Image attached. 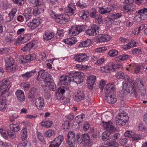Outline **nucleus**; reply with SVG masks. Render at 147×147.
I'll return each mask as SVG.
<instances>
[{
	"mask_svg": "<svg viewBox=\"0 0 147 147\" xmlns=\"http://www.w3.org/2000/svg\"><path fill=\"white\" fill-rule=\"evenodd\" d=\"M139 88V90L141 96L146 95V92L140 79H138L136 81L127 80L124 81L122 83V88L123 90L128 93H130L132 96L135 97L137 96L136 89Z\"/></svg>",
	"mask_w": 147,
	"mask_h": 147,
	"instance_id": "obj_1",
	"label": "nucleus"
},
{
	"mask_svg": "<svg viewBox=\"0 0 147 147\" xmlns=\"http://www.w3.org/2000/svg\"><path fill=\"white\" fill-rule=\"evenodd\" d=\"M10 83L9 79L7 78L0 81V92L3 90L1 95L2 97L0 99V110L2 111H4L6 107V100L5 97H3L4 94L7 92L11 86Z\"/></svg>",
	"mask_w": 147,
	"mask_h": 147,
	"instance_id": "obj_2",
	"label": "nucleus"
},
{
	"mask_svg": "<svg viewBox=\"0 0 147 147\" xmlns=\"http://www.w3.org/2000/svg\"><path fill=\"white\" fill-rule=\"evenodd\" d=\"M43 79L45 84L47 86L49 89L52 91H55L56 89V86L54 81L51 80L53 77L49 73L47 72H45L44 69H42L39 71L38 74L37 80H39V76Z\"/></svg>",
	"mask_w": 147,
	"mask_h": 147,
	"instance_id": "obj_3",
	"label": "nucleus"
},
{
	"mask_svg": "<svg viewBox=\"0 0 147 147\" xmlns=\"http://www.w3.org/2000/svg\"><path fill=\"white\" fill-rule=\"evenodd\" d=\"M103 126L106 131L102 134V138L104 141H106L109 139L111 133H114L117 131L116 128L112 125V123L111 121L103 122Z\"/></svg>",
	"mask_w": 147,
	"mask_h": 147,
	"instance_id": "obj_4",
	"label": "nucleus"
},
{
	"mask_svg": "<svg viewBox=\"0 0 147 147\" xmlns=\"http://www.w3.org/2000/svg\"><path fill=\"white\" fill-rule=\"evenodd\" d=\"M49 12L51 16L59 24H64L70 20V18L67 14L57 15L52 10L50 11Z\"/></svg>",
	"mask_w": 147,
	"mask_h": 147,
	"instance_id": "obj_5",
	"label": "nucleus"
},
{
	"mask_svg": "<svg viewBox=\"0 0 147 147\" xmlns=\"http://www.w3.org/2000/svg\"><path fill=\"white\" fill-rule=\"evenodd\" d=\"M36 55L34 53L32 54H28L27 55L17 56L16 57V59L19 62L22 63H25L30 62L34 60L36 57Z\"/></svg>",
	"mask_w": 147,
	"mask_h": 147,
	"instance_id": "obj_6",
	"label": "nucleus"
},
{
	"mask_svg": "<svg viewBox=\"0 0 147 147\" xmlns=\"http://www.w3.org/2000/svg\"><path fill=\"white\" fill-rule=\"evenodd\" d=\"M121 2L125 3L126 5L123 7L124 12L125 13L129 11H134L136 8L135 6L132 4L133 0H121Z\"/></svg>",
	"mask_w": 147,
	"mask_h": 147,
	"instance_id": "obj_7",
	"label": "nucleus"
},
{
	"mask_svg": "<svg viewBox=\"0 0 147 147\" xmlns=\"http://www.w3.org/2000/svg\"><path fill=\"white\" fill-rule=\"evenodd\" d=\"M71 76H73L72 81L77 84H80L83 82L84 80L83 76L84 74L83 73L79 72H71Z\"/></svg>",
	"mask_w": 147,
	"mask_h": 147,
	"instance_id": "obj_8",
	"label": "nucleus"
},
{
	"mask_svg": "<svg viewBox=\"0 0 147 147\" xmlns=\"http://www.w3.org/2000/svg\"><path fill=\"white\" fill-rule=\"evenodd\" d=\"M85 26L83 25H76L73 26L69 30L70 34L75 36L85 30Z\"/></svg>",
	"mask_w": 147,
	"mask_h": 147,
	"instance_id": "obj_9",
	"label": "nucleus"
},
{
	"mask_svg": "<svg viewBox=\"0 0 147 147\" xmlns=\"http://www.w3.org/2000/svg\"><path fill=\"white\" fill-rule=\"evenodd\" d=\"M71 72L68 76H61L59 79V83L62 85H68L72 81L73 76H71Z\"/></svg>",
	"mask_w": 147,
	"mask_h": 147,
	"instance_id": "obj_10",
	"label": "nucleus"
},
{
	"mask_svg": "<svg viewBox=\"0 0 147 147\" xmlns=\"http://www.w3.org/2000/svg\"><path fill=\"white\" fill-rule=\"evenodd\" d=\"M67 143L70 146H73L76 142L75 133L73 131H69L67 134Z\"/></svg>",
	"mask_w": 147,
	"mask_h": 147,
	"instance_id": "obj_11",
	"label": "nucleus"
},
{
	"mask_svg": "<svg viewBox=\"0 0 147 147\" xmlns=\"http://www.w3.org/2000/svg\"><path fill=\"white\" fill-rule=\"evenodd\" d=\"M37 43L38 42L36 41H32L27 43L24 47L22 48L21 50L24 52L29 51L33 48L37 47Z\"/></svg>",
	"mask_w": 147,
	"mask_h": 147,
	"instance_id": "obj_12",
	"label": "nucleus"
},
{
	"mask_svg": "<svg viewBox=\"0 0 147 147\" xmlns=\"http://www.w3.org/2000/svg\"><path fill=\"white\" fill-rule=\"evenodd\" d=\"M99 27L98 25L95 24L92 25L91 28L86 31V34L90 36H92L96 34V32L99 31Z\"/></svg>",
	"mask_w": 147,
	"mask_h": 147,
	"instance_id": "obj_13",
	"label": "nucleus"
},
{
	"mask_svg": "<svg viewBox=\"0 0 147 147\" xmlns=\"http://www.w3.org/2000/svg\"><path fill=\"white\" fill-rule=\"evenodd\" d=\"M74 58L76 61L82 62L87 60L88 57L85 53H81L75 55Z\"/></svg>",
	"mask_w": 147,
	"mask_h": 147,
	"instance_id": "obj_14",
	"label": "nucleus"
},
{
	"mask_svg": "<svg viewBox=\"0 0 147 147\" xmlns=\"http://www.w3.org/2000/svg\"><path fill=\"white\" fill-rule=\"evenodd\" d=\"M40 18H35L31 21L28 22V26L32 30L35 29L39 25L40 23Z\"/></svg>",
	"mask_w": 147,
	"mask_h": 147,
	"instance_id": "obj_15",
	"label": "nucleus"
},
{
	"mask_svg": "<svg viewBox=\"0 0 147 147\" xmlns=\"http://www.w3.org/2000/svg\"><path fill=\"white\" fill-rule=\"evenodd\" d=\"M85 97L84 92L81 90H78L75 93L74 99L75 101L78 102L83 100L85 98Z\"/></svg>",
	"mask_w": 147,
	"mask_h": 147,
	"instance_id": "obj_16",
	"label": "nucleus"
},
{
	"mask_svg": "<svg viewBox=\"0 0 147 147\" xmlns=\"http://www.w3.org/2000/svg\"><path fill=\"white\" fill-rule=\"evenodd\" d=\"M110 39V35L103 34L98 36L96 39V41L98 42H106L109 41Z\"/></svg>",
	"mask_w": 147,
	"mask_h": 147,
	"instance_id": "obj_17",
	"label": "nucleus"
},
{
	"mask_svg": "<svg viewBox=\"0 0 147 147\" xmlns=\"http://www.w3.org/2000/svg\"><path fill=\"white\" fill-rule=\"evenodd\" d=\"M35 105L38 109H41L45 106L44 99L41 97H39L36 99Z\"/></svg>",
	"mask_w": 147,
	"mask_h": 147,
	"instance_id": "obj_18",
	"label": "nucleus"
},
{
	"mask_svg": "<svg viewBox=\"0 0 147 147\" xmlns=\"http://www.w3.org/2000/svg\"><path fill=\"white\" fill-rule=\"evenodd\" d=\"M15 94L18 100L20 102L24 101L25 99V96L24 92L21 90H17L15 92Z\"/></svg>",
	"mask_w": 147,
	"mask_h": 147,
	"instance_id": "obj_19",
	"label": "nucleus"
},
{
	"mask_svg": "<svg viewBox=\"0 0 147 147\" xmlns=\"http://www.w3.org/2000/svg\"><path fill=\"white\" fill-rule=\"evenodd\" d=\"M106 97L107 101L109 103H114L117 100L116 96L111 93L106 94Z\"/></svg>",
	"mask_w": 147,
	"mask_h": 147,
	"instance_id": "obj_20",
	"label": "nucleus"
},
{
	"mask_svg": "<svg viewBox=\"0 0 147 147\" xmlns=\"http://www.w3.org/2000/svg\"><path fill=\"white\" fill-rule=\"evenodd\" d=\"M54 33L52 31L46 30L43 33V39L46 40H49L52 39L54 36Z\"/></svg>",
	"mask_w": 147,
	"mask_h": 147,
	"instance_id": "obj_21",
	"label": "nucleus"
},
{
	"mask_svg": "<svg viewBox=\"0 0 147 147\" xmlns=\"http://www.w3.org/2000/svg\"><path fill=\"white\" fill-rule=\"evenodd\" d=\"M112 7L111 6L99 7L98 11L101 14H106L110 13L112 10Z\"/></svg>",
	"mask_w": 147,
	"mask_h": 147,
	"instance_id": "obj_22",
	"label": "nucleus"
},
{
	"mask_svg": "<svg viewBox=\"0 0 147 147\" xmlns=\"http://www.w3.org/2000/svg\"><path fill=\"white\" fill-rule=\"evenodd\" d=\"M115 86L113 83H109L107 85L106 89L105 90L106 94L111 93L113 91L115 90Z\"/></svg>",
	"mask_w": 147,
	"mask_h": 147,
	"instance_id": "obj_23",
	"label": "nucleus"
},
{
	"mask_svg": "<svg viewBox=\"0 0 147 147\" xmlns=\"http://www.w3.org/2000/svg\"><path fill=\"white\" fill-rule=\"evenodd\" d=\"M96 79V77L93 75H90L87 78V83L88 85L90 86L92 88L94 85L95 80Z\"/></svg>",
	"mask_w": 147,
	"mask_h": 147,
	"instance_id": "obj_24",
	"label": "nucleus"
},
{
	"mask_svg": "<svg viewBox=\"0 0 147 147\" xmlns=\"http://www.w3.org/2000/svg\"><path fill=\"white\" fill-rule=\"evenodd\" d=\"M129 65L132 67L134 73L137 74L140 72L141 68V66L140 65L136 63H132L130 64Z\"/></svg>",
	"mask_w": 147,
	"mask_h": 147,
	"instance_id": "obj_25",
	"label": "nucleus"
},
{
	"mask_svg": "<svg viewBox=\"0 0 147 147\" xmlns=\"http://www.w3.org/2000/svg\"><path fill=\"white\" fill-rule=\"evenodd\" d=\"M77 41V40L75 37L68 38L63 40L64 43L70 45L75 44Z\"/></svg>",
	"mask_w": 147,
	"mask_h": 147,
	"instance_id": "obj_26",
	"label": "nucleus"
},
{
	"mask_svg": "<svg viewBox=\"0 0 147 147\" xmlns=\"http://www.w3.org/2000/svg\"><path fill=\"white\" fill-rule=\"evenodd\" d=\"M76 9L75 5L73 4H68L67 7L66 8L67 10V12L71 13L72 15L74 13Z\"/></svg>",
	"mask_w": 147,
	"mask_h": 147,
	"instance_id": "obj_27",
	"label": "nucleus"
},
{
	"mask_svg": "<svg viewBox=\"0 0 147 147\" xmlns=\"http://www.w3.org/2000/svg\"><path fill=\"white\" fill-rule=\"evenodd\" d=\"M6 69L8 71H15L17 69V66L15 63L9 64H5Z\"/></svg>",
	"mask_w": 147,
	"mask_h": 147,
	"instance_id": "obj_28",
	"label": "nucleus"
},
{
	"mask_svg": "<svg viewBox=\"0 0 147 147\" xmlns=\"http://www.w3.org/2000/svg\"><path fill=\"white\" fill-rule=\"evenodd\" d=\"M63 135H60L55 138V140L53 142L54 143L56 144L59 146L63 140Z\"/></svg>",
	"mask_w": 147,
	"mask_h": 147,
	"instance_id": "obj_29",
	"label": "nucleus"
},
{
	"mask_svg": "<svg viewBox=\"0 0 147 147\" xmlns=\"http://www.w3.org/2000/svg\"><path fill=\"white\" fill-rule=\"evenodd\" d=\"M35 72L34 70L22 74V76L24 79H27L33 76Z\"/></svg>",
	"mask_w": 147,
	"mask_h": 147,
	"instance_id": "obj_30",
	"label": "nucleus"
},
{
	"mask_svg": "<svg viewBox=\"0 0 147 147\" xmlns=\"http://www.w3.org/2000/svg\"><path fill=\"white\" fill-rule=\"evenodd\" d=\"M27 127L24 126L21 131V138L22 140H25L27 138Z\"/></svg>",
	"mask_w": 147,
	"mask_h": 147,
	"instance_id": "obj_31",
	"label": "nucleus"
},
{
	"mask_svg": "<svg viewBox=\"0 0 147 147\" xmlns=\"http://www.w3.org/2000/svg\"><path fill=\"white\" fill-rule=\"evenodd\" d=\"M116 121L117 125H123L128 122L126 120L123 119L121 118L117 117L116 119Z\"/></svg>",
	"mask_w": 147,
	"mask_h": 147,
	"instance_id": "obj_32",
	"label": "nucleus"
},
{
	"mask_svg": "<svg viewBox=\"0 0 147 147\" xmlns=\"http://www.w3.org/2000/svg\"><path fill=\"white\" fill-rule=\"evenodd\" d=\"M129 57L128 55L123 54L120 55L116 58V60L118 61H122L127 59Z\"/></svg>",
	"mask_w": 147,
	"mask_h": 147,
	"instance_id": "obj_33",
	"label": "nucleus"
},
{
	"mask_svg": "<svg viewBox=\"0 0 147 147\" xmlns=\"http://www.w3.org/2000/svg\"><path fill=\"white\" fill-rule=\"evenodd\" d=\"M9 127L11 130L13 131L17 132L20 129L19 125L17 124H10Z\"/></svg>",
	"mask_w": 147,
	"mask_h": 147,
	"instance_id": "obj_34",
	"label": "nucleus"
},
{
	"mask_svg": "<svg viewBox=\"0 0 147 147\" xmlns=\"http://www.w3.org/2000/svg\"><path fill=\"white\" fill-rule=\"evenodd\" d=\"M23 40V42H26L29 40L31 38L30 34H25L20 36Z\"/></svg>",
	"mask_w": 147,
	"mask_h": 147,
	"instance_id": "obj_35",
	"label": "nucleus"
},
{
	"mask_svg": "<svg viewBox=\"0 0 147 147\" xmlns=\"http://www.w3.org/2000/svg\"><path fill=\"white\" fill-rule=\"evenodd\" d=\"M117 117L128 121L129 118L126 113L120 112L118 114Z\"/></svg>",
	"mask_w": 147,
	"mask_h": 147,
	"instance_id": "obj_36",
	"label": "nucleus"
},
{
	"mask_svg": "<svg viewBox=\"0 0 147 147\" xmlns=\"http://www.w3.org/2000/svg\"><path fill=\"white\" fill-rule=\"evenodd\" d=\"M107 147H118L119 146L118 143L115 140H112L107 144Z\"/></svg>",
	"mask_w": 147,
	"mask_h": 147,
	"instance_id": "obj_37",
	"label": "nucleus"
},
{
	"mask_svg": "<svg viewBox=\"0 0 147 147\" xmlns=\"http://www.w3.org/2000/svg\"><path fill=\"white\" fill-rule=\"evenodd\" d=\"M53 123V122L51 121H46L42 122L41 123V125L45 127L49 128L52 125Z\"/></svg>",
	"mask_w": 147,
	"mask_h": 147,
	"instance_id": "obj_38",
	"label": "nucleus"
},
{
	"mask_svg": "<svg viewBox=\"0 0 147 147\" xmlns=\"http://www.w3.org/2000/svg\"><path fill=\"white\" fill-rule=\"evenodd\" d=\"M44 10L40 8H35L33 10V14L34 16L39 14L43 12Z\"/></svg>",
	"mask_w": 147,
	"mask_h": 147,
	"instance_id": "obj_39",
	"label": "nucleus"
},
{
	"mask_svg": "<svg viewBox=\"0 0 147 147\" xmlns=\"http://www.w3.org/2000/svg\"><path fill=\"white\" fill-rule=\"evenodd\" d=\"M5 60L6 62L5 64L10 65L14 63H15L13 58L10 56L6 57L5 58Z\"/></svg>",
	"mask_w": 147,
	"mask_h": 147,
	"instance_id": "obj_40",
	"label": "nucleus"
},
{
	"mask_svg": "<svg viewBox=\"0 0 147 147\" xmlns=\"http://www.w3.org/2000/svg\"><path fill=\"white\" fill-rule=\"evenodd\" d=\"M17 11V10L16 8H13L11 10V12L9 14L10 19L9 20H7V21H10L13 18Z\"/></svg>",
	"mask_w": 147,
	"mask_h": 147,
	"instance_id": "obj_41",
	"label": "nucleus"
},
{
	"mask_svg": "<svg viewBox=\"0 0 147 147\" xmlns=\"http://www.w3.org/2000/svg\"><path fill=\"white\" fill-rule=\"evenodd\" d=\"M115 77L117 79H124L126 77L125 74L121 71L118 72L115 75Z\"/></svg>",
	"mask_w": 147,
	"mask_h": 147,
	"instance_id": "obj_42",
	"label": "nucleus"
},
{
	"mask_svg": "<svg viewBox=\"0 0 147 147\" xmlns=\"http://www.w3.org/2000/svg\"><path fill=\"white\" fill-rule=\"evenodd\" d=\"M109 16L112 19H115L121 17L122 15L121 13H118L115 14L111 13L110 14Z\"/></svg>",
	"mask_w": 147,
	"mask_h": 147,
	"instance_id": "obj_43",
	"label": "nucleus"
},
{
	"mask_svg": "<svg viewBox=\"0 0 147 147\" xmlns=\"http://www.w3.org/2000/svg\"><path fill=\"white\" fill-rule=\"evenodd\" d=\"M22 88L25 90L27 91L30 88V84L28 82H25L22 83L21 85Z\"/></svg>",
	"mask_w": 147,
	"mask_h": 147,
	"instance_id": "obj_44",
	"label": "nucleus"
},
{
	"mask_svg": "<svg viewBox=\"0 0 147 147\" xmlns=\"http://www.w3.org/2000/svg\"><path fill=\"white\" fill-rule=\"evenodd\" d=\"M85 117V115L82 114L77 116L75 118V120L78 123H80L83 121V119Z\"/></svg>",
	"mask_w": 147,
	"mask_h": 147,
	"instance_id": "obj_45",
	"label": "nucleus"
},
{
	"mask_svg": "<svg viewBox=\"0 0 147 147\" xmlns=\"http://www.w3.org/2000/svg\"><path fill=\"white\" fill-rule=\"evenodd\" d=\"M34 94V91L32 89H31L29 92L28 96L30 101H32L34 98L35 96Z\"/></svg>",
	"mask_w": 147,
	"mask_h": 147,
	"instance_id": "obj_46",
	"label": "nucleus"
},
{
	"mask_svg": "<svg viewBox=\"0 0 147 147\" xmlns=\"http://www.w3.org/2000/svg\"><path fill=\"white\" fill-rule=\"evenodd\" d=\"M118 54V51L115 49L111 50L109 51L108 54L111 57H114L116 56Z\"/></svg>",
	"mask_w": 147,
	"mask_h": 147,
	"instance_id": "obj_47",
	"label": "nucleus"
},
{
	"mask_svg": "<svg viewBox=\"0 0 147 147\" xmlns=\"http://www.w3.org/2000/svg\"><path fill=\"white\" fill-rule=\"evenodd\" d=\"M18 115L17 113H14L10 114V121L11 122H12L14 121L15 119L18 117Z\"/></svg>",
	"mask_w": 147,
	"mask_h": 147,
	"instance_id": "obj_48",
	"label": "nucleus"
},
{
	"mask_svg": "<svg viewBox=\"0 0 147 147\" xmlns=\"http://www.w3.org/2000/svg\"><path fill=\"white\" fill-rule=\"evenodd\" d=\"M55 134V132L51 130H49L46 131L45 134V136L47 137H50L51 136Z\"/></svg>",
	"mask_w": 147,
	"mask_h": 147,
	"instance_id": "obj_49",
	"label": "nucleus"
},
{
	"mask_svg": "<svg viewBox=\"0 0 147 147\" xmlns=\"http://www.w3.org/2000/svg\"><path fill=\"white\" fill-rule=\"evenodd\" d=\"M23 42V40L22 39L20 36H18L15 41L14 43L16 45H18L22 44Z\"/></svg>",
	"mask_w": 147,
	"mask_h": 147,
	"instance_id": "obj_50",
	"label": "nucleus"
},
{
	"mask_svg": "<svg viewBox=\"0 0 147 147\" xmlns=\"http://www.w3.org/2000/svg\"><path fill=\"white\" fill-rule=\"evenodd\" d=\"M112 63H109L107 65L105 66L104 67V69L105 71H107L108 70H113V67H112Z\"/></svg>",
	"mask_w": 147,
	"mask_h": 147,
	"instance_id": "obj_51",
	"label": "nucleus"
},
{
	"mask_svg": "<svg viewBox=\"0 0 147 147\" xmlns=\"http://www.w3.org/2000/svg\"><path fill=\"white\" fill-rule=\"evenodd\" d=\"M82 138L83 141H87L88 142L90 140V138L88 135L87 134H84L82 135Z\"/></svg>",
	"mask_w": 147,
	"mask_h": 147,
	"instance_id": "obj_52",
	"label": "nucleus"
},
{
	"mask_svg": "<svg viewBox=\"0 0 147 147\" xmlns=\"http://www.w3.org/2000/svg\"><path fill=\"white\" fill-rule=\"evenodd\" d=\"M107 50V48L105 47H102L97 48L95 49V51L97 53H102Z\"/></svg>",
	"mask_w": 147,
	"mask_h": 147,
	"instance_id": "obj_53",
	"label": "nucleus"
},
{
	"mask_svg": "<svg viewBox=\"0 0 147 147\" xmlns=\"http://www.w3.org/2000/svg\"><path fill=\"white\" fill-rule=\"evenodd\" d=\"M15 131H13L11 130H9L7 131V133L10 138L12 139L16 137Z\"/></svg>",
	"mask_w": 147,
	"mask_h": 147,
	"instance_id": "obj_54",
	"label": "nucleus"
},
{
	"mask_svg": "<svg viewBox=\"0 0 147 147\" xmlns=\"http://www.w3.org/2000/svg\"><path fill=\"white\" fill-rule=\"evenodd\" d=\"M105 61V59L103 58H100L96 61L95 63V64L98 65H100L102 64Z\"/></svg>",
	"mask_w": 147,
	"mask_h": 147,
	"instance_id": "obj_55",
	"label": "nucleus"
},
{
	"mask_svg": "<svg viewBox=\"0 0 147 147\" xmlns=\"http://www.w3.org/2000/svg\"><path fill=\"white\" fill-rule=\"evenodd\" d=\"M4 41L6 43H11L13 41V40L11 36H7L5 38Z\"/></svg>",
	"mask_w": 147,
	"mask_h": 147,
	"instance_id": "obj_56",
	"label": "nucleus"
},
{
	"mask_svg": "<svg viewBox=\"0 0 147 147\" xmlns=\"http://www.w3.org/2000/svg\"><path fill=\"white\" fill-rule=\"evenodd\" d=\"M55 96L56 99L60 100L61 99V98L63 97V95L62 94H61L59 92L57 91L55 94Z\"/></svg>",
	"mask_w": 147,
	"mask_h": 147,
	"instance_id": "obj_57",
	"label": "nucleus"
},
{
	"mask_svg": "<svg viewBox=\"0 0 147 147\" xmlns=\"http://www.w3.org/2000/svg\"><path fill=\"white\" fill-rule=\"evenodd\" d=\"M89 45L87 41H85L81 42L79 45V47H88Z\"/></svg>",
	"mask_w": 147,
	"mask_h": 147,
	"instance_id": "obj_58",
	"label": "nucleus"
},
{
	"mask_svg": "<svg viewBox=\"0 0 147 147\" xmlns=\"http://www.w3.org/2000/svg\"><path fill=\"white\" fill-rule=\"evenodd\" d=\"M90 15L91 17L93 18L96 17V9H92Z\"/></svg>",
	"mask_w": 147,
	"mask_h": 147,
	"instance_id": "obj_59",
	"label": "nucleus"
},
{
	"mask_svg": "<svg viewBox=\"0 0 147 147\" xmlns=\"http://www.w3.org/2000/svg\"><path fill=\"white\" fill-rule=\"evenodd\" d=\"M144 137L142 135H137L132 137V139L133 140H138L143 139Z\"/></svg>",
	"mask_w": 147,
	"mask_h": 147,
	"instance_id": "obj_60",
	"label": "nucleus"
},
{
	"mask_svg": "<svg viewBox=\"0 0 147 147\" xmlns=\"http://www.w3.org/2000/svg\"><path fill=\"white\" fill-rule=\"evenodd\" d=\"M128 141V140L126 138H121L120 139L119 142L121 145H124L127 143Z\"/></svg>",
	"mask_w": 147,
	"mask_h": 147,
	"instance_id": "obj_61",
	"label": "nucleus"
},
{
	"mask_svg": "<svg viewBox=\"0 0 147 147\" xmlns=\"http://www.w3.org/2000/svg\"><path fill=\"white\" fill-rule=\"evenodd\" d=\"M37 137L38 139L42 142H44V138L42 134L40 132L38 133Z\"/></svg>",
	"mask_w": 147,
	"mask_h": 147,
	"instance_id": "obj_62",
	"label": "nucleus"
},
{
	"mask_svg": "<svg viewBox=\"0 0 147 147\" xmlns=\"http://www.w3.org/2000/svg\"><path fill=\"white\" fill-rule=\"evenodd\" d=\"M40 60L44 61L46 59V54L44 53H40L39 55Z\"/></svg>",
	"mask_w": 147,
	"mask_h": 147,
	"instance_id": "obj_63",
	"label": "nucleus"
},
{
	"mask_svg": "<svg viewBox=\"0 0 147 147\" xmlns=\"http://www.w3.org/2000/svg\"><path fill=\"white\" fill-rule=\"evenodd\" d=\"M140 15H138L136 16V17L139 18L141 20H144L145 18H147V15L144 13H140Z\"/></svg>",
	"mask_w": 147,
	"mask_h": 147,
	"instance_id": "obj_64",
	"label": "nucleus"
}]
</instances>
